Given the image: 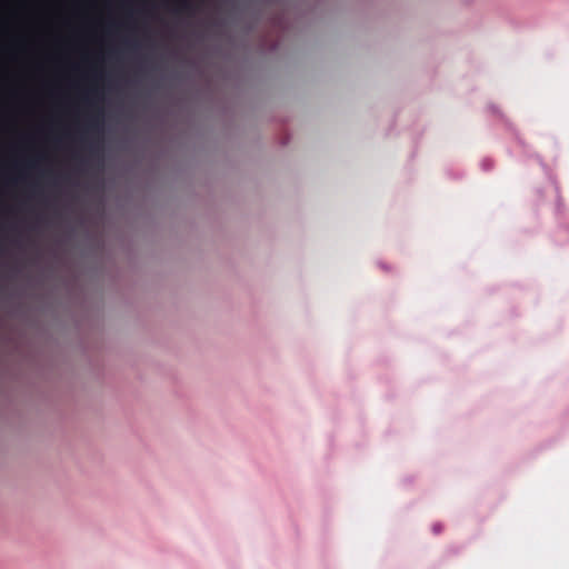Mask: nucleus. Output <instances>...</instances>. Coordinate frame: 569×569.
<instances>
[{"label": "nucleus", "mask_w": 569, "mask_h": 569, "mask_svg": "<svg viewBox=\"0 0 569 569\" xmlns=\"http://www.w3.org/2000/svg\"><path fill=\"white\" fill-rule=\"evenodd\" d=\"M100 99L97 90L90 91V98L87 99L88 104L92 109V113L88 118L87 129L92 132H100L102 127V110L96 103Z\"/></svg>", "instance_id": "obj_1"}, {"label": "nucleus", "mask_w": 569, "mask_h": 569, "mask_svg": "<svg viewBox=\"0 0 569 569\" xmlns=\"http://www.w3.org/2000/svg\"><path fill=\"white\" fill-rule=\"evenodd\" d=\"M173 10L177 14L188 16H191L194 11L193 4L190 0H177Z\"/></svg>", "instance_id": "obj_2"}]
</instances>
